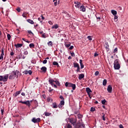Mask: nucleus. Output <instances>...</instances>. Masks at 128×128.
I'll list each match as a JSON object with an SVG mask.
<instances>
[{"label": "nucleus", "mask_w": 128, "mask_h": 128, "mask_svg": "<svg viewBox=\"0 0 128 128\" xmlns=\"http://www.w3.org/2000/svg\"><path fill=\"white\" fill-rule=\"evenodd\" d=\"M114 70H120V64L118 60H114Z\"/></svg>", "instance_id": "f257e3e1"}, {"label": "nucleus", "mask_w": 128, "mask_h": 128, "mask_svg": "<svg viewBox=\"0 0 128 128\" xmlns=\"http://www.w3.org/2000/svg\"><path fill=\"white\" fill-rule=\"evenodd\" d=\"M69 122H70L72 126H76V122H78V119L76 118H68Z\"/></svg>", "instance_id": "f03ea898"}, {"label": "nucleus", "mask_w": 128, "mask_h": 128, "mask_svg": "<svg viewBox=\"0 0 128 128\" xmlns=\"http://www.w3.org/2000/svg\"><path fill=\"white\" fill-rule=\"evenodd\" d=\"M8 75L0 76V82H8Z\"/></svg>", "instance_id": "7ed1b4c3"}, {"label": "nucleus", "mask_w": 128, "mask_h": 128, "mask_svg": "<svg viewBox=\"0 0 128 128\" xmlns=\"http://www.w3.org/2000/svg\"><path fill=\"white\" fill-rule=\"evenodd\" d=\"M82 122V120H80L78 121L77 123L75 124V125L74 126V128H80L81 126V122Z\"/></svg>", "instance_id": "20e7f679"}, {"label": "nucleus", "mask_w": 128, "mask_h": 128, "mask_svg": "<svg viewBox=\"0 0 128 128\" xmlns=\"http://www.w3.org/2000/svg\"><path fill=\"white\" fill-rule=\"evenodd\" d=\"M20 74V72L16 70V71H13L12 72V76L14 77V78H16V76H18V74Z\"/></svg>", "instance_id": "39448f33"}, {"label": "nucleus", "mask_w": 128, "mask_h": 128, "mask_svg": "<svg viewBox=\"0 0 128 128\" xmlns=\"http://www.w3.org/2000/svg\"><path fill=\"white\" fill-rule=\"evenodd\" d=\"M19 102L20 104H26V106H30V100L27 101H20Z\"/></svg>", "instance_id": "423d86ee"}, {"label": "nucleus", "mask_w": 128, "mask_h": 128, "mask_svg": "<svg viewBox=\"0 0 128 128\" xmlns=\"http://www.w3.org/2000/svg\"><path fill=\"white\" fill-rule=\"evenodd\" d=\"M86 92L90 98H92V96H90V92H92L90 88H86Z\"/></svg>", "instance_id": "0eeeda50"}, {"label": "nucleus", "mask_w": 128, "mask_h": 128, "mask_svg": "<svg viewBox=\"0 0 128 128\" xmlns=\"http://www.w3.org/2000/svg\"><path fill=\"white\" fill-rule=\"evenodd\" d=\"M32 122H34V124H36L38 122H40V118H34L32 119Z\"/></svg>", "instance_id": "6e6552de"}, {"label": "nucleus", "mask_w": 128, "mask_h": 128, "mask_svg": "<svg viewBox=\"0 0 128 128\" xmlns=\"http://www.w3.org/2000/svg\"><path fill=\"white\" fill-rule=\"evenodd\" d=\"M107 90L109 94H112V85H108L107 88Z\"/></svg>", "instance_id": "1a4fd4ad"}, {"label": "nucleus", "mask_w": 128, "mask_h": 128, "mask_svg": "<svg viewBox=\"0 0 128 128\" xmlns=\"http://www.w3.org/2000/svg\"><path fill=\"white\" fill-rule=\"evenodd\" d=\"M80 11L84 12H86V7L84 5H82L80 6Z\"/></svg>", "instance_id": "9d476101"}, {"label": "nucleus", "mask_w": 128, "mask_h": 128, "mask_svg": "<svg viewBox=\"0 0 128 128\" xmlns=\"http://www.w3.org/2000/svg\"><path fill=\"white\" fill-rule=\"evenodd\" d=\"M74 4L75 5L76 8H80V2H74Z\"/></svg>", "instance_id": "9b49d317"}, {"label": "nucleus", "mask_w": 128, "mask_h": 128, "mask_svg": "<svg viewBox=\"0 0 128 128\" xmlns=\"http://www.w3.org/2000/svg\"><path fill=\"white\" fill-rule=\"evenodd\" d=\"M62 106H64V100H61L60 104L58 105V108H62Z\"/></svg>", "instance_id": "f8f14e48"}, {"label": "nucleus", "mask_w": 128, "mask_h": 128, "mask_svg": "<svg viewBox=\"0 0 128 128\" xmlns=\"http://www.w3.org/2000/svg\"><path fill=\"white\" fill-rule=\"evenodd\" d=\"M24 73L25 74H28L31 75L32 74V72L30 70H26L24 71Z\"/></svg>", "instance_id": "ddd939ff"}, {"label": "nucleus", "mask_w": 128, "mask_h": 128, "mask_svg": "<svg viewBox=\"0 0 128 128\" xmlns=\"http://www.w3.org/2000/svg\"><path fill=\"white\" fill-rule=\"evenodd\" d=\"M72 83L71 82H66L65 83V86L68 88H71L72 86Z\"/></svg>", "instance_id": "4468645a"}, {"label": "nucleus", "mask_w": 128, "mask_h": 128, "mask_svg": "<svg viewBox=\"0 0 128 128\" xmlns=\"http://www.w3.org/2000/svg\"><path fill=\"white\" fill-rule=\"evenodd\" d=\"M105 48H106L107 52H108V50H110V45H108V42H106L105 44Z\"/></svg>", "instance_id": "2eb2a0df"}, {"label": "nucleus", "mask_w": 128, "mask_h": 128, "mask_svg": "<svg viewBox=\"0 0 128 128\" xmlns=\"http://www.w3.org/2000/svg\"><path fill=\"white\" fill-rule=\"evenodd\" d=\"M48 82H49V84H50V85L54 86V82H56V81H54V80H53L52 78H50L48 80Z\"/></svg>", "instance_id": "dca6fc26"}, {"label": "nucleus", "mask_w": 128, "mask_h": 128, "mask_svg": "<svg viewBox=\"0 0 128 128\" xmlns=\"http://www.w3.org/2000/svg\"><path fill=\"white\" fill-rule=\"evenodd\" d=\"M84 78V74H79L78 80H82V78Z\"/></svg>", "instance_id": "f3484780"}, {"label": "nucleus", "mask_w": 128, "mask_h": 128, "mask_svg": "<svg viewBox=\"0 0 128 128\" xmlns=\"http://www.w3.org/2000/svg\"><path fill=\"white\" fill-rule=\"evenodd\" d=\"M58 28V24H54L52 27V30H56Z\"/></svg>", "instance_id": "a211bd4d"}, {"label": "nucleus", "mask_w": 128, "mask_h": 128, "mask_svg": "<svg viewBox=\"0 0 128 128\" xmlns=\"http://www.w3.org/2000/svg\"><path fill=\"white\" fill-rule=\"evenodd\" d=\"M41 70H42V72H46V66H42L41 68Z\"/></svg>", "instance_id": "6ab92c4d"}, {"label": "nucleus", "mask_w": 128, "mask_h": 128, "mask_svg": "<svg viewBox=\"0 0 128 128\" xmlns=\"http://www.w3.org/2000/svg\"><path fill=\"white\" fill-rule=\"evenodd\" d=\"M77 116L78 120H82V118L84 116L80 114H78Z\"/></svg>", "instance_id": "aec40b11"}, {"label": "nucleus", "mask_w": 128, "mask_h": 128, "mask_svg": "<svg viewBox=\"0 0 128 128\" xmlns=\"http://www.w3.org/2000/svg\"><path fill=\"white\" fill-rule=\"evenodd\" d=\"M15 46L18 48H22V44H15Z\"/></svg>", "instance_id": "412c9836"}, {"label": "nucleus", "mask_w": 128, "mask_h": 128, "mask_svg": "<svg viewBox=\"0 0 128 128\" xmlns=\"http://www.w3.org/2000/svg\"><path fill=\"white\" fill-rule=\"evenodd\" d=\"M111 12H112V14H113V16H116V14H118V12H116V11L115 10H112Z\"/></svg>", "instance_id": "4be33fe9"}, {"label": "nucleus", "mask_w": 128, "mask_h": 128, "mask_svg": "<svg viewBox=\"0 0 128 128\" xmlns=\"http://www.w3.org/2000/svg\"><path fill=\"white\" fill-rule=\"evenodd\" d=\"M27 22H29V24H34V20L30 19L27 20Z\"/></svg>", "instance_id": "5701e85b"}, {"label": "nucleus", "mask_w": 128, "mask_h": 128, "mask_svg": "<svg viewBox=\"0 0 128 128\" xmlns=\"http://www.w3.org/2000/svg\"><path fill=\"white\" fill-rule=\"evenodd\" d=\"M29 46L30 48H34V44L31 43L29 44Z\"/></svg>", "instance_id": "b1692460"}, {"label": "nucleus", "mask_w": 128, "mask_h": 128, "mask_svg": "<svg viewBox=\"0 0 128 128\" xmlns=\"http://www.w3.org/2000/svg\"><path fill=\"white\" fill-rule=\"evenodd\" d=\"M20 94V92L18 91V92H16V93H14L13 96H18V94Z\"/></svg>", "instance_id": "393cba45"}, {"label": "nucleus", "mask_w": 128, "mask_h": 128, "mask_svg": "<svg viewBox=\"0 0 128 128\" xmlns=\"http://www.w3.org/2000/svg\"><path fill=\"white\" fill-rule=\"evenodd\" d=\"M52 64H53V66H58H58H60L58 63V62H56V61H54L52 62Z\"/></svg>", "instance_id": "a878e982"}, {"label": "nucleus", "mask_w": 128, "mask_h": 128, "mask_svg": "<svg viewBox=\"0 0 128 128\" xmlns=\"http://www.w3.org/2000/svg\"><path fill=\"white\" fill-rule=\"evenodd\" d=\"M65 128H72V126L70 125V124H68L65 126Z\"/></svg>", "instance_id": "bb28decb"}, {"label": "nucleus", "mask_w": 128, "mask_h": 128, "mask_svg": "<svg viewBox=\"0 0 128 128\" xmlns=\"http://www.w3.org/2000/svg\"><path fill=\"white\" fill-rule=\"evenodd\" d=\"M52 106H53L54 108H57L58 104H56V102L52 103Z\"/></svg>", "instance_id": "cd10ccee"}, {"label": "nucleus", "mask_w": 128, "mask_h": 128, "mask_svg": "<svg viewBox=\"0 0 128 128\" xmlns=\"http://www.w3.org/2000/svg\"><path fill=\"white\" fill-rule=\"evenodd\" d=\"M64 46H66V48H70V44L65 42Z\"/></svg>", "instance_id": "c85d7f7f"}, {"label": "nucleus", "mask_w": 128, "mask_h": 128, "mask_svg": "<svg viewBox=\"0 0 128 128\" xmlns=\"http://www.w3.org/2000/svg\"><path fill=\"white\" fill-rule=\"evenodd\" d=\"M71 88H72L73 90H76V84H72V85H71Z\"/></svg>", "instance_id": "c756f323"}, {"label": "nucleus", "mask_w": 128, "mask_h": 128, "mask_svg": "<svg viewBox=\"0 0 128 128\" xmlns=\"http://www.w3.org/2000/svg\"><path fill=\"white\" fill-rule=\"evenodd\" d=\"M44 114H45L46 116H50L52 114V113H50L48 112H45Z\"/></svg>", "instance_id": "7c9ffc66"}, {"label": "nucleus", "mask_w": 128, "mask_h": 128, "mask_svg": "<svg viewBox=\"0 0 128 128\" xmlns=\"http://www.w3.org/2000/svg\"><path fill=\"white\" fill-rule=\"evenodd\" d=\"M74 68H78L80 66V64H78V63L74 62Z\"/></svg>", "instance_id": "2f4dec72"}, {"label": "nucleus", "mask_w": 128, "mask_h": 128, "mask_svg": "<svg viewBox=\"0 0 128 128\" xmlns=\"http://www.w3.org/2000/svg\"><path fill=\"white\" fill-rule=\"evenodd\" d=\"M48 46H52V42L50 41L49 42H48Z\"/></svg>", "instance_id": "473e14b6"}, {"label": "nucleus", "mask_w": 128, "mask_h": 128, "mask_svg": "<svg viewBox=\"0 0 128 128\" xmlns=\"http://www.w3.org/2000/svg\"><path fill=\"white\" fill-rule=\"evenodd\" d=\"M108 82L107 80L106 79H104V80H103V83H102V84L103 86H106V83Z\"/></svg>", "instance_id": "72a5a7b5"}, {"label": "nucleus", "mask_w": 128, "mask_h": 128, "mask_svg": "<svg viewBox=\"0 0 128 128\" xmlns=\"http://www.w3.org/2000/svg\"><path fill=\"white\" fill-rule=\"evenodd\" d=\"M76 72H80V66H78L77 67V70H76Z\"/></svg>", "instance_id": "f704fd0d"}, {"label": "nucleus", "mask_w": 128, "mask_h": 128, "mask_svg": "<svg viewBox=\"0 0 128 128\" xmlns=\"http://www.w3.org/2000/svg\"><path fill=\"white\" fill-rule=\"evenodd\" d=\"M114 54H117L118 53V48H116L113 51Z\"/></svg>", "instance_id": "c9c22d12"}, {"label": "nucleus", "mask_w": 128, "mask_h": 128, "mask_svg": "<svg viewBox=\"0 0 128 128\" xmlns=\"http://www.w3.org/2000/svg\"><path fill=\"white\" fill-rule=\"evenodd\" d=\"M28 34H30L31 36L34 35V33H32V30H28Z\"/></svg>", "instance_id": "e433bc0d"}, {"label": "nucleus", "mask_w": 128, "mask_h": 128, "mask_svg": "<svg viewBox=\"0 0 128 128\" xmlns=\"http://www.w3.org/2000/svg\"><path fill=\"white\" fill-rule=\"evenodd\" d=\"M114 22H118V16L116 15L114 16Z\"/></svg>", "instance_id": "4c0bfd02"}, {"label": "nucleus", "mask_w": 128, "mask_h": 128, "mask_svg": "<svg viewBox=\"0 0 128 128\" xmlns=\"http://www.w3.org/2000/svg\"><path fill=\"white\" fill-rule=\"evenodd\" d=\"M53 2H54V6H56L58 4L57 0H54Z\"/></svg>", "instance_id": "58836bf2"}, {"label": "nucleus", "mask_w": 128, "mask_h": 128, "mask_svg": "<svg viewBox=\"0 0 128 128\" xmlns=\"http://www.w3.org/2000/svg\"><path fill=\"white\" fill-rule=\"evenodd\" d=\"M102 120H106V114H104L102 113Z\"/></svg>", "instance_id": "ea45409f"}, {"label": "nucleus", "mask_w": 128, "mask_h": 128, "mask_svg": "<svg viewBox=\"0 0 128 128\" xmlns=\"http://www.w3.org/2000/svg\"><path fill=\"white\" fill-rule=\"evenodd\" d=\"M7 37H8V40H10V38H12V36H10V34H8Z\"/></svg>", "instance_id": "a19ab883"}, {"label": "nucleus", "mask_w": 128, "mask_h": 128, "mask_svg": "<svg viewBox=\"0 0 128 128\" xmlns=\"http://www.w3.org/2000/svg\"><path fill=\"white\" fill-rule=\"evenodd\" d=\"M42 36L44 38H46V33H44L43 34H42Z\"/></svg>", "instance_id": "79ce46f5"}, {"label": "nucleus", "mask_w": 128, "mask_h": 128, "mask_svg": "<svg viewBox=\"0 0 128 128\" xmlns=\"http://www.w3.org/2000/svg\"><path fill=\"white\" fill-rule=\"evenodd\" d=\"M87 38H88L90 40H92V36H88Z\"/></svg>", "instance_id": "37998d69"}, {"label": "nucleus", "mask_w": 128, "mask_h": 128, "mask_svg": "<svg viewBox=\"0 0 128 128\" xmlns=\"http://www.w3.org/2000/svg\"><path fill=\"white\" fill-rule=\"evenodd\" d=\"M16 10H17L18 12H20V7H18L16 9Z\"/></svg>", "instance_id": "c03bdc74"}, {"label": "nucleus", "mask_w": 128, "mask_h": 128, "mask_svg": "<svg viewBox=\"0 0 128 128\" xmlns=\"http://www.w3.org/2000/svg\"><path fill=\"white\" fill-rule=\"evenodd\" d=\"M94 110H96V108H94L93 107H92L90 108V112H94Z\"/></svg>", "instance_id": "a18cd8bd"}, {"label": "nucleus", "mask_w": 128, "mask_h": 128, "mask_svg": "<svg viewBox=\"0 0 128 128\" xmlns=\"http://www.w3.org/2000/svg\"><path fill=\"white\" fill-rule=\"evenodd\" d=\"M106 102V100H104L102 101V104H105Z\"/></svg>", "instance_id": "49530a36"}, {"label": "nucleus", "mask_w": 128, "mask_h": 128, "mask_svg": "<svg viewBox=\"0 0 128 128\" xmlns=\"http://www.w3.org/2000/svg\"><path fill=\"white\" fill-rule=\"evenodd\" d=\"M60 100H64V98L63 96H60Z\"/></svg>", "instance_id": "de8ad7c7"}, {"label": "nucleus", "mask_w": 128, "mask_h": 128, "mask_svg": "<svg viewBox=\"0 0 128 128\" xmlns=\"http://www.w3.org/2000/svg\"><path fill=\"white\" fill-rule=\"evenodd\" d=\"M24 54H25V56H28V50H26L24 52Z\"/></svg>", "instance_id": "09e8293b"}, {"label": "nucleus", "mask_w": 128, "mask_h": 128, "mask_svg": "<svg viewBox=\"0 0 128 128\" xmlns=\"http://www.w3.org/2000/svg\"><path fill=\"white\" fill-rule=\"evenodd\" d=\"M55 82L57 86H60V82L58 80H56Z\"/></svg>", "instance_id": "8fccbe9b"}, {"label": "nucleus", "mask_w": 128, "mask_h": 128, "mask_svg": "<svg viewBox=\"0 0 128 128\" xmlns=\"http://www.w3.org/2000/svg\"><path fill=\"white\" fill-rule=\"evenodd\" d=\"M14 78L12 76V75H10V76H9V79H10V80H14Z\"/></svg>", "instance_id": "3c124183"}, {"label": "nucleus", "mask_w": 128, "mask_h": 128, "mask_svg": "<svg viewBox=\"0 0 128 128\" xmlns=\"http://www.w3.org/2000/svg\"><path fill=\"white\" fill-rule=\"evenodd\" d=\"M80 69L82 70V68H84V64H80Z\"/></svg>", "instance_id": "603ef678"}, {"label": "nucleus", "mask_w": 128, "mask_h": 128, "mask_svg": "<svg viewBox=\"0 0 128 128\" xmlns=\"http://www.w3.org/2000/svg\"><path fill=\"white\" fill-rule=\"evenodd\" d=\"M95 76H97L98 74H100V72L98 71H96L94 74Z\"/></svg>", "instance_id": "864d4df0"}, {"label": "nucleus", "mask_w": 128, "mask_h": 128, "mask_svg": "<svg viewBox=\"0 0 128 128\" xmlns=\"http://www.w3.org/2000/svg\"><path fill=\"white\" fill-rule=\"evenodd\" d=\"M4 48H2V54L1 55L4 56Z\"/></svg>", "instance_id": "5fc2aeb1"}, {"label": "nucleus", "mask_w": 128, "mask_h": 128, "mask_svg": "<svg viewBox=\"0 0 128 128\" xmlns=\"http://www.w3.org/2000/svg\"><path fill=\"white\" fill-rule=\"evenodd\" d=\"M46 62H48V60H44V61H43V64H46Z\"/></svg>", "instance_id": "6e6d98bb"}, {"label": "nucleus", "mask_w": 128, "mask_h": 128, "mask_svg": "<svg viewBox=\"0 0 128 128\" xmlns=\"http://www.w3.org/2000/svg\"><path fill=\"white\" fill-rule=\"evenodd\" d=\"M72 56H76V54H74V52H70Z\"/></svg>", "instance_id": "4d7b16f0"}, {"label": "nucleus", "mask_w": 128, "mask_h": 128, "mask_svg": "<svg viewBox=\"0 0 128 128\" xmlns=\"http://www.w3.org/2000/svg\"><path fill=\"white\" fill-rule=\"evenodd\" d=\"M4 110L1 109V114L2 116H4Z\"/></svg>", "instance_id": "13d9d810"}, {"label": "nucleus", "mask_w": 128, "mask_h": 128, "mask_svg": "<svg viewBox=\"0 0 128 128\" xmlns=\"http://www.w3.org/2000/svg\"><path fill=\"white\" fill-rule=\"evenodd\" d=\"M0 60H4V55L0 54Z\"/></svg>", "instance_id": "bf43d9fd"}, {"label": "nucleus", "mask_w": 128, "mask_h": 128, "mask_svg": "<svg viewBox=\"0 0 128 128\" xmlns=\"http://www.w3.org/2000/svg\"><path fill=\"white\" fill-rule=\"evenodd\" d=\"M48 24H50V26H52V24H54V23H52V21H49Z\"/></svg>", "instance_id": "052dcab7"}, {"label": "nucleus", "mask_w": 128, "mask_h": 128, "mask_svg": "<svg viewBox=\"0 0 128 128\" xmlns=\"http://www.w3.org/2000/svg\"><path fill=\"white\" fill-rule=\"evenodd\" d=\"M53 90L54 89H50V88L49 92H52Z\"/></svg>", "instance_id": "680f3d73"}, {"label": "nucleus", "mask_w": 128, "mask_h": 128, "mask_svg": "<svg viewBox=\"0 0 128 128\" xmlns=\"http://www.w3.org/2000/svg\"><path fill=\"white\" fill-rule=\"evenodd\" d=\"M74 114H80V112L78 111H77V112H74Z\"/></svg>", "instance_id": "e2e57ef3"}, {"label": "nucleus", "mask_w": 128, "mask_h": 128, "mask_svg": "<svg viewBox=\"0 0 128 128\" xmlns=\"http://www.w3.org/2000/svg\"><path fill=\"white\" fill-rule=\"evenodd\" d=\"M98 56V53H96V52H95L94 53V56Z\"/></svg>", "instance_id": "0e129e2a"}, {"label": "nucleus", "mask_w": 128, "mask_h": 128, "mask_svg": "<svg viewBox=\"0 0 128 128\" xmlns=\"http://www.w3.org/2000/svg\"><path fill=\"white\" fill-rule=\"evenodd\" d=\"M74 48V46H70V48H69V50H72Z\"/></svg>", "instance_id": "69168bd1"}, {"label": "nucleus", "mask_w": 128, "mask_h": 128, "mask_svg": "<svg viewBox=\"0 0 128 128\" xmlns=\"http://www.w3.org/2000/svg\"><path fill=\"white\" fill-rule=\"evenodd\" d=\"M80 64H82V60H80Z\"/></svg>", "instance_id": "338daca9"}, {"label": "nucleus", "mask_w": 128, "mask_h": 128, "mask_svg": "<svg viewBox=\"0 0 128 128\" xmlns=\"http://www.w3.org/2000/svg\"><path fill=\"white\" fill-rule=\"evenodd\" d=\"M119 126H120V128H124V126H122V124H120Z\"/></svg>", "instance_id": "774afa93"}]
</instances>
